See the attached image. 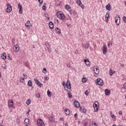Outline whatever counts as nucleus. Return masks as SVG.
Wrapping results in <instances>:
<instances>
[{
    "instance_id": "f257e3e1",
    "label": "nucleus",
    "mask_w": 126,
    "mask_h": 126,
    "mask_svg": "<svg viewBox=\"0 0 126 126\" xmlns=\"http://www.w3.org/2000/svg\"><path fill=\"white\" fill-rule=\"evenodd\" d=\"M57 16L61 20H63L65 18V16L63 13L62 11H59L57 13Z\"/></svg>"
},
{
    "instance_id": "f03ea898",
    "label": "nucleus",
    "mask_w": 126,
    "mask_h": 126,
    "mask_svg": "<svg viewBox=\"0 0 126 126\" xmlns=\"http://www.w3.org/2000/svg\"><path fill=\"white\" fill-rule=\"evenodd\" d=\"M121 23V18L120 16L117 15L115 17V23L118 26L120 25V23Z\"/></svg>"
},
{
    "instance_id": "7ed1b4c3",
    "label": "nucleus",
    "mask_w": 126,
    "mask_h": 126,
    "mask_svg": "<svg viewBox=\"0 0 126 126\" xmlns=\"http://www.w3.org/2000/svg\"><path fill=\"white\" fill-rule=\"evenodd\" d=\"M97 83L98 85H99V86H103V85H104V82H103V80L100 78H98L97 79L96 84H97Z\"/></svg>"
},
{
    "instance_id": "20e7f679",
    "label": "nucleus",
    "mask_w": 126,
    "mask_h": 126,
    "mask_svg": "<svg viewBox=\"0 0 126 126\" xmlns=\"http://www.w3.org/2000/svg\"><path fill=\"white\" fill-rule=\"evenodd\" d=\"M37 126H44L45 124L44 123V121L42 120V119H38L37 121Z\"/></svg>"
},
{
    "instance_id": "39448f33",
    "label": "nucleus",
    "mask_w": 126,
    "mask_h": 126,
    "mask_svg": "<svg viewBox=\"0 0 126 126\" xmlns=\"http://www.w3.org/2000/svg\"><path fill=\"white\" fill-rule=\"evenodd\" d=\"M93 106H94V112H97L98 109L99 108L98 107V102L95 101L94 103Z\"/></svg>"
},
{
    "instance_id": "423d86ee",
    "label": "nucleus",
    "mask_w": 126,
    "mask_h": 126,
    "mask_svg": "<svg viewBox=\"0 0 126 126\" xmlns=\"http://www.w3.org/2000/svg\"><path fill=\"white\" fill-rule=\"evenodd\" d=\"M7 5V7L6 9V12H8V13L11 12V10H12V7L9 3H8Z\"/></svg>"
},
{
    "instance_id": "0eeeda50",
    "label": "nucleus",
    "mask_w": 126,
    "mask_h": 126,
    "mask_svg": "<svg viewBox=\"0 0 126 126\" xmlns=\"http://www.w3.org/2000/svg\"><path fill=\"white\" fill-rule=\"evenodd\" d=\"M18 8L19 9V12L21 14L23 13V8H22V5L20 3L18 4Z\"/></svg>"
},
{
    "instance_id": "6e6552de",
    "label": "nucleus",
    "mask_w": 126,
    "mask_h": 126,
    "mask_svg": "<svg viewBox=\"0 0 126 126\" xmlns=\"http://www.w3.org/2000/svg\"><path fill=\"white\" fill-rule=\"evenodd\" d=\"M107 50H108V48L107 47V46L103 45V49H102L103 55H106V54H107V53L108 52Z\"/></svg>"
},
{
    "instance_id": "1a4fd4ad",
    "label": "nucleus",
    "mask_w": 126,
    "mask_h": 126,
    "mask_svg": "<svg viewBox=\"0 0 126 126\" xmlns=\"http://www.w3.org/2000/svg\"><path fill=\"white\" fill-rule=\"evenodd\" d=\"M13 51L15 52V53H17L19 51V46L18 44H16L13 47Z\"/></svg>"
},
{
    "instance_id": "9d476101",
    "label": "nucleus",
    "mask_w": 126,
    "mask_h": 126,
    "mask_svg": "<svg viewBox=\"0 0 126 126\" xmlns=\"http://www.w3.org/2000/svg\"><path fill=\"white\" fill-rule=\"evenodd\" d=\"M74 106L75 108H79L80 107V103L77 100H75L74 101Z\"/></svg>"
},
{
    "instance_id": "9b49d317",
    "label": "nucleus",
    "mask_w": 126,
    "mask_h": 126,
    "mask_svg": "<svg viewBox=\"0 0 126 126\" xmlns=\"http://www.w3.org/2000/svg\"><path fill=\"white\" fill-rule=\"evenodd\" d=\"M31 23H30V21H28L25 24V26L27 29H31Z\"/></svg>"
},
{
    "instance_id": "f8f14e48",
    "label": "nucleus",
    "mask_w": 126,
    "mask_h": 126,
    "mask_svg": "<svg viewBox=\"0 0 126 126\" xmlns=\"http://www.w3.org/2000/svg\"><path fill=\"white\" fill-rule=\"evenodd\" d=\"M77 3L79 6L82 7V8H84V5H83L82 3L81 2V0H77Z\"/></svg>"
},
{
    "instance_id": "ddd939ff",
    "label": "nucleus",
    "mask_w": 126,
    "mask_h": 126,
    "mask_svg": "<svg viewBox=\"0 0 126 126\" xmlns=\"http://www.w3.org/2000/svg\"><path fill=\"white\" fill-rule=\"evenodd\" d=\"M66 87H67L68 89H71V85H70V82H69V80H68L66 82Z\"/></svg>"
},
{
    "instance_id": "4468645a",
    "label": "nucleus",
    "mask_w": 126,
    "mask_h": 126,
    "mask_svg": "<svg viewBox=\"0 0 126 126\" xmlns=\"http://www.w3.org/2000/svg\"><path fill=\"white\" fill-rule=\"evenodd\" d=\"M94 71L95 74H99V69L96 66L94 67Z\"/></svg>"
},
{
    "instance_id": "2eb2a0df",
    "label": "nucleus",
    "mask_w": 126,
    "mask_h": 126,
    "mask_svg": "<svg viewBox=\"0 0 126 126\" xmlns=\"http://www.w3.org/2000/svg\"><path fill=\"white\" fill-rule=\"evenodd\" d=\"M110 93H111V90H108L107 89H105V94L106 96H109V95H110Z\"/></svg>"
},
{
    "instance_id": "dca6fc26",
    "label": "nucleus",
    "mask_w": 126,
    "mask_h": 126,
    "mask_svg": "<svg viewBox=\"0 0 126 126\" xmlns=\"http://www.w3.org/2000/svg\"><path fill=\"white\" fill-rule=\"evenodd\" d=\"M110 19V14L107 13L105 15V22L108 23V21H109V19Z\"/></svg>"
},
{
    "instance_id": "f3484780",
    "label": "nucleus",
    "mask_w": 126,
    "mask_h": 126,
    "mask_svg": "<svg viewBox=\"0 0 126 126\" xmlns=\"http://www.w3.org/2000/svg\"><path fill=\"white\" fill-rule=\"evenodd\" d=\"M8 107H12V106H13V101L10 100H9L8 101Z\"/></svg>"
},
{
    "instance_id": "a211bd4d",
    "label": "nucleus",
    "mask_w": 126,
    "mask_h": 126,
    "mask_svg": "<svg viewBox=\"0 0 126 126\" xmlns=\"http://www.w3.org/2000/svg\"><path fill=\"white\" fill-rule=\"evenodd\" d=\"M30 124V121H29V119L26 118L25 120V125L27 126H28V125Z\"/></svg>"
},
{
    "instance_id": "6ab92c4d",
    "label": "nucleus",
    "mask_w": 126,
    "mask_h": 126,
    "mask_svg": "<svg viewBox=\"0 0 126 126\" xmlns=\"http://www.w3.org/2000/svg\"><path fill=\"white\" fill-rule=\"evenodd\" d=\"M84 62L87 65H89V66H90V62H89V60L88 59H85Z\"/></svg>"
},
{
    "instance_id": "aec40b11",
    "label": "nucleus",
    "mask_w": 126,
    "mask_h": 126,
    "mask_svg": "<svg viewBox=\"0 0 126 126\" xmlns=\"http://www.w3.org/2000/svg\"><path fill=\"white\" fill-rule=\"evenodd\" d=\"M106 9L107 10H111V9H112V8H111V4L110 3H108L106 6Z\"/></svg>"
},
{
    "instance_id": "412c9836",
    "label": "nucleus",
    "mask_w": 126,
    "mask_h": 126,
    "mask_svg": "<svg viewBox=\"0 0 126 126\" xmlns=\"http://www.w3.org/2000/svg\"><path fill=\"white\" fill-rule=\"evenodd\" d=\"M49 26L50 29H53L54 28V23H53L52 22H50L49 23Z\"/></svg>"
},
{
    "instance_id": "4be33fe9",
    "label": "nucleus",
    "mask_w": 126,
    "mask_h": 126,
    "mask_svg": "<svg viewBox=\"0 0 126 126\" xmlns=\"http://www.w3.org/2000/svg\"><path fill=\"white\" fill-rule=\"evenodd\" d=\"M64 113L66 115H67V116H68V115L70 114V112L69 111V110L66 108L64 110Z\"/></svg>"
},
{
    "instance_id": "5701e85b",
    "label": "nucleus",
    "mask_w": 126,
    "mask_h": 126,
    "mask_svg": "<svg viewBox=\"0 0 126 126\" xmlns=\"http://www.w3.org/2000/svg\"><path fill=\"white\" fill-rule=\"evenodd\" d=\"M1 57V59H2V60H6V54H5V53H2Z\"/></svg>"
},
{
    "instance_id": "b1692460",
    "label": "nucleus",
    "mask_w": 126,
    "mask_h": 126,
    "mask_svg": "<svg viewBox=\"0 0 126 126\" xmlns=\"http://www.w3.org/2000/svg\"><path fill=\"white\" fill-rule=\"evenodd\" d=\"M28 85H29L30 87H32L33 85V83L32 82V80H29L28 82Z\"/></svg>"
},
{
    "instance_id": "393cba45",
    "label": "nucleus",
    "mask_w": 126,
    "mask_h": 126,
    "mask_svg": "<svg viewBox=\"0 0 126 126\" xmlns=\"http://www.w3.org/2000/svg\"><path fill=\"white\" fill-rule=\"evenodd\" d=\"M55 31H56V32H57V33H58V34H61V33H62V32H61L60 29H59L58 28H55Z\"/></svg>"
},
{
    "instance_id": "a878e982",
    "label": "nucleus",
    "mask_w": 126,
    "mask_h": 126,
    "mask_svg": "<svg viewBox=\"0 0 126 126\" xmlns=\"http://www.w3.org/2000/svg\"><path fill=\"white\" fill-rule=\"evenodd\" d=\"M115 72H116V71H113V70H112V69H110L109 71V75L110 76H112V75H113V74H114V73H115Z\"/></svg>"
},
{
    "instance_id": "bb28decb",
    "label": "nucleus",
    "mask_w": 126,
    "mask_h": 126,
    "mask_svg": "<svg viewBox=\"0 0 126 126\" xmlns=\"http://www.w3.org/2000/svg\"><path fill=\"white\" fill-rule=\"evenodd\" d=\"M65 8H66V9L68 10V11H70V6L68 5H66Z\"/></svg>"
},
{
    "instance_id": "cd10ccee",
    "label": "nucleus",
    "mask_w": 126,
    "mask_h": 126,
    "mask_svg": "<svg viewBox=\"0 0 126 126\" xmlns=\"http://www.w3.org/2000/svg\"><path fill=\"white\" fill-rule=\"evenodd\" d=\"M54 120H55V118H54L53 117H50L49 118V121H50V122H51V123L54 122Z\"/></svg>"
},
{
    "instance_id": "c85d7f7f",
    "label": "nucleus",
    "mask_w": 126,
    "mask_h": 126,
    "mask_svg": "<svg viewBox=\"0 0 126 126\" xmlns=\"http://www.w3.org/2000/svg\"><path fill=\"white\" fill-rule=\"evenodd\" d=\"M47 95L48 97H51L52 96V93L49 90L47 91Z\"/></svg>"
},
{
    "instance_id": "c756f323",
    "label": "nucleus",
    "mask_w": 126,
    "mask_h": 126,
    "mask_svg": "<svg viewBox=\"0 0 126 126\" xmlns=\"http://www.w3.org/2000/svg\"><path fill=\"white\" fill-rule=\"evenodd\" d=\"M34 82L36 83V84H39V83H40V81H39V80H38V79L36 78L34 79Z\"/></svg>"
},
{
    "instance_id": "7c9ffc66",
    "label": "nucleus",
    "mask_w": 126,
    "mask_h": 126,
    "mask_svg": "<svg viewBox=\"0 0 126 126\" xmlns=\"http://www.w3.org/2000/svg\"><path fill=\"white\" fill-rule=\"evenodd\" d=\"M30 103H31V99H28L27 100V104L28 105H30Z\"/></svg>"
},
{
    "instance_id": "2f4dec72",
    "label": "nucleus",
    "mask_w": 126,
    "mask_h": 126,
    "mask_svg": "<svg viewBox=\"0 0 126 126\" xmlns=\"http://www.w3.org/2000/svg\"><path fill=\"white\" fill-rule=\"evenodd\" d=\"M80 110H81V111H82V113H84V114H86V109L84 108L82 109L81 108H80Z\"/></svg>"
},
{
    "instance_id": "473e14b6",
    "label": "nucleus",
    "mask_w": 126,
    "mask_h": 126,
    "mask_svg": "<svg viewBox=\"0 0 126 126\" xmlns=\"http://www.w3.org/2000/svg\"><path fill=\"white\" fill-rule=\"evenodd\" d=\"M84 126H91V123H89L88 122H86L85 124H84Z\"/></svg>"
},
{
    "instance_id": "72a5a7b5",
    "label": "nucleus",
    "mask_w": 126,
    "mask_h": 126,
    "mask_svg": "<svg viewBox=\"0 0 126 126\" xmlns=\"http://www.w3.org/2000/svg\"><path fill=\"white\" fill-rule=\"evenodd\" d=\"M85 49H88L89 48V44H86L84 45Z\"/></svg>"
},
{
    "instance_id": "f704fd0d",
    "label": "nucleus",
    "mask_w": 126,
    "mask_h": 126,
    "mask_svg": "<svg viewBox=\"0 0 126 126\" xmlns=\"http://www.w3.org/2000/svg\"><path fill=\"white\" fill-rule=\"evenodd\" d=\"M68 98H72V95H71V93L68 94Z\"/></svg>"
},
{
    "instance_id": "c9c22d12",
    "label": "nucleus",
    "mask_w": 126,
    "mask_h": 126,
    "mask_svg": "<svg viewBox=\"0 0 126 126\" xmlns=\"http://www.w3.org/2000/svg\"><path fill=\"white\" fill-rule=\"evenodd\" d=\"M92 126H97V123H96L95 122H92Z\"/></svg>"
},
{
    "instance_id": "e433bc0d",
    "label": "nucleus",
    "mask_w": 126,
    "mask_h": 126,
    "mask_svg": "<svg viewBox=\"0 0 126 126\" xmlns=\"http://www.w3.org/2000/svg\"><path fill=\"white\" fill-rule=\"evenodd\" d=\"M37 86H38V87L41 88V87L43 86V84H41V83L39 82V83L37 84Z\"/></svg>"
},
{
    "instance_id": "4c0bfd02",
    "label": "nucleus",
    "mask_w": 126,
    "mask_h": 126,
    "mask_svg": "<svg viewBox=\"0 0 126 126\" xmlns=\"http://www.w3.org/2000/svg\"><path fill=\"white\" fill-rule=\"evenodd\" d=\"M82 82H83L84 83H85V82H86V78H83L82 79Z\"/></svg>"
},
{
    "instance_id": "58836bf2",
    "label": "nucleus",
    "mask_w": 126,
    "mask_h": 126,
    "mask_svg": "<svg viewBox=\"0 0 126 126\" xmlns=\"http://www.w3.org/2000/svg\"><path fill=\"white\" fill-rule=\"evenodd\" d=\"M85 95H86V96H88V94H89V92H88V90H87L85 92Z\"/></svg>"
},
{
    "instance_id": "ea45409f",
    "label": "nucleus",
    "mask_w": 126,
    "mask_h": 126,
    "mask_svg": "<svg viewBox=\"0 0 126 126\" xmlns=\"http://www.w3.org/2000/svg\"><path fill=\"white\" fill-rule=\"evenodd\" d=\"M46 48H47V51H48V52H49V53H51V52H52V50H51L50 49V48H49V47H46Z\"/></svg>"
},
{
    "instance_id": "a19ab883",
    "label": "nucleus",
    "mask_w": 126,
    "mask_h": 126,
    "mask_svg": "<svg viewBox=\"0 0 126 126\" xmlns=\"http://www.w3.org/2000/svg\"><path fill=\"white\" fill-rule=\"evenodd\" d=\"M62 84H63V86L64 88H65V87L66 86V83H65V82H63Z\"/></svg>"
},
{
    "instance_id": "79ce46f5",
    "label": "nucleus",
    "mask_w": 126,
    "mask_h": 126,
    "mask_svg": "<svg viewBox=\"0 0 126 126\" xmlns=\"http://www.w3.org/2000/svg\"><path fill=\"white\" fill-rule=\"evenodd\" d=\"M123 20L124 22H125V23H126V16H124L123 17Z\"/></svg>"
},
{
    "instance_id": "37998d69",
    "label": "nucleus",
    "mask_w": 126,
    "mask_h": 126,
    "mask_svg": "<svg viewBox=\"0 0 126 126\" xmlns=\"http://www.w3.org/2000/svg\"><path fill=\"white\" fill-rule=\"evenodd\" d=\"M1 66L3 68V69H5L6 68V66L5 64H2Z\"/></svg>"
},
{
    "instance_id": "c03bdc74",
    "label": "nucleus",
    "mask_w": 126,
    "mask_h": 126,
    "mask_svg": "<svg viewBox=\"0 0 126 126\" xmlns=\"http://www.w3.org/2000/svg\"><path fill=\"white\" fill-rule=\"evenodd\" d=\"M43 73H46L47 72V68H44L43 69Z\"/></svg>"
},
{
    "instance_id": "a18cd8bd",
    "label": "nucleus",
    "mask_w": 126,
    "mask_h": 126,
    "mask_svg": "<svg viewBox=\"0 0 126 126\" xmlns=\"http://www.w3.org/2000/svg\"><path fill=\"white\" fill-rule=\"evenodd\" d=\"M20 81L21 82H22V83L24 82V78H21Z\"/></svg>"
},
{
    "instance_id": "49530a36",
    "label": "nucleus",
    "mask_w": 126,
    "mask_h": 126,
    "mask_svg": "<svg viewBox=\"0 0 126 126\" xmlns=\"http://www.w3.org/2000/svg\"><path fill=\"white\" fill-rule=\"evenodd\" d=\"M38 0V2L39 3H40V4H42V3H43V0Z\"/></svg>"
},
{
    "instance_id": "de8ad7c7",
    "label": "nucleus",
    "mask_w": 126,
    "mask_h": 126,
    "mask_svg": "<svg viewBox=\"0 0 126 126\" xmlns=\"http://www.w3.org/2000/svg\"><path fill=\"white\" fill-rule=\"evenodd\" d=\"M74 118H75V120H77L78 118H77V113L75 114Z\"/></svg>"
},
{
    "instance_id": "09e8293b",
    "label": "nucleus",
    "mask_w": 126,
    "mask_h": 126,
    "mask_svg": "<svg viewBox=\"0 0 126 126\" xmlns=\"http://www.w3.org/2000/svg\"><path fill=\"white\" fill-rule=\"evenodd\" d=\"M36 97L37 98H40V94L37 93V94H36Z\"/></svg>"
},
{
    "instance_id": "8fccbe9b",
    "label": "nucleus",
    "mask_w": 126,
    "mask_h": 126,
    "mask_svg": "<svg viewBox=\"0 0 126 126\" xmlns=\"http://www.w3.org/2000/svg\"><path fill=\"white\" fill-rule=\"evenodd\" d=\"M44 16L46 18H48V17H49V15H48V14L45 13Z\"/></svg>"
},
{
    "instance_id": "3c124183",
    "label": "nucleus",
    "mask_w": 126,
    "mask_h": 126,
    "mask_svg": "<svg viewBox=\"0 0 126 126\" xmlns=\"http://www.w3.org/2000/svg\"><path fill=\"white\" fill-rule=\"evenodd\" d=\"M119 114L120 115V116H122V115H123V112H122V111H119Z\"/></svg>"
},
{
    "instance_id": "603ef678",
    "label": "nucleus",
    "mask_w": 126,
    "mask_h": 126,
    "mask_svg": "<svg viewBox=\"0 0 126 126\" xmlns=\"http://www.w3.org/2000/svg\"><path fill=\"white\" fill-rule=\"evenodd\" d=\"M110 45H111V42L108 41V47L110 48Z\"/></svg>"
},
{
    "instance_id": "864d4df0",
    "label": "nucleus",
    "mask_w": 126,
    "mask_h": 126,
    "mask_svg": "<svg viewBox=\"0 0 126 126\" xmlns=\"http://www.w3.org/2000/svg\"><path fill=\"white\" fill-rule=\"evenodd\" d=\"M45 80H49V79H50V78L48 77H46L44 78Z\"/></svg>"
},
{
    "instance_id": "5fc2aeb1",
    "label": "nucleus",
    "mask_w": 126,
    "mask_h": 126,
    "mask_svg": "<svg viewBox=\"0 0 126 126\" xmlns=\"http://www.w3.org/2000/svg\"><path fill=\"white\" fill-rule=\"evenodd\" d=\"M24 78L26 79L27 78V75H25L24 74H23Z\"/></svg>"
},
{
    "instance_id": "6e6d98bb",
    "label": "nucleus",
    "mask_w": 126,
    "mask_h": 126,
    "mask_svg": "<svg viewBox=\"0 0 126 126\" xmlns=\"http://www.w3.org/2000/svg\"><path fill=\"white\" fill-rule=\"evenodd\" d=\"M42 9H43V10H45V9H46V6H45V5H43V6H42Z\"/></svg>"
},
{
    "instance_id": "4d7b16f0",
    "label": "nucleus",
    "mask_w": 126,
    "mask_h": 126,
    "mask_svg": "<svg viewBox=\"0 0 126 126\" xmlns=\"http://www.w3.org/2000/svg\"><path fill=\"white\" fill-rule=\"evenodd\" d=\"M67 67H68V68H70V64H69V63H67Z\"/></svg>"
},
{
    "instance_id": "13d9d810",
    "label": "nucleus",
    "mask_w": 126,
    "mask_h": 126,
    "mask_svg": "<svg viewBox=\"0 0 126 126\" xmlns=\"http://www.w3.org/2000/svg\"><path fill=\"white\" fill-rule=\"evenodd\" d=\"M8 60H9V61H11L12 59H11V57L8 56L7 58Z\"/></svg>"
},
{
    "instance_id": "bf43d9fd",
    "label": "nucleus",
    "mask_w": 126,
    "mask_h": 126,
    "mask_svg": "<svg viewBox=\"0 0 126 126\" xmlns=\"http://www.w3.org/2000/svg\"><path fill=\"white\" fill-rule=\"evenodd\" d=\"M120 64H121V66H122V67H125V64L120 63Z\"/></svg>"
},
{
    "instance_id": "052dcab7",
    "label": "nucleus",
    "mask_w": 126,
    "mask_h": 126,
    "mask_svg": "<svg viewBox=\"0 0 126 126\" xmlns=\"http://www.w3.org/2000/svg\"><path fill=\"white\" fill-rule=\"evenodd\" d=\"M111 118H112V119H115V118H116V117L115 116V115H113L111 116Z\"/></svg>"
},
{
    "instance_id": "680f3d73",
    "label": "nucleus",
    "mask_w": 126,
    "mask_h": 126,
    "mask_svg": "<svg viewBox=\"0 0 126 126\" xmlns=\"http://www.w3.org/2000/svg\"><path fill=\"white\" fill-rule=\"evenodd\" d=\"M60 121H62L63 122V118H61Z\"/></svg>"
},
{
    "instance_id": "e2e57ef3",
    "label": "nucleus",
    "mask_w": 126,
    "mask_h": 126,
    "mask_svg": "<svg viewBox=\"0 0 126 126\" xmlns=\"http://www.w3.org/2000/svg\"><path fill=\"white\" fill-rule=\"evenodd\" d=\"M67 94H68V93H70V91L67 90Z\"/></svg>"
},
{
    "instance_id": "0e129e2a",
    "label": "nucleus",
    "mask_w": 126,
    "mask_h": 126,
    "mask_svg": "<svg viewBox=\"0 0 126 126\" xmlns=\"http://www.w3.org/2000/svg\"><path fill=\"white\" fill-rule=\"evenodd\" d=\"M113 113L112 112V111H110V116L111 117H112V116H113Z\"/></svg>"
},
{
    "instance_id": "69168bd1",
    "label": "nucleus",
    "mask_w": 126,
    "mask_h": 126,
    "mask_svg": "<svg viewBox=\"0 0 126 126\" xmlns=\"http://www.w3.org/2000/svg\"><path fill=\"white\" fill-rule=\"evenodd\" d=\"M65 126H68V123H67V122H66Z\"/></svg>"
},
{
    "instance_id": "338daca9",
    "label": "nucleus",
    "mask_w": 126,
    "mask_h": 126,
    "mask_svg": "<svg viewBox=\"0 0 126 126\" xmlns=\"http://www.w3.org/2000/svg\"><path fill=\"white\" fill-rule=\"evenodd\" d=\"M66 88H67L66 86L65 87V88H64V90H65L66 91H67L68 90L66 89Z\"/></svg>"
},
{
    "instance_id": "774afa93",
    "label": "nucleus",
    "mask_w": 126,
    "mask_h": 126,
    "mask_svg": "<svg viewBox=\"0 0 126 126\" xmlns=\"http://www.w3.org/2000/svg\"><path fill=\"white\" fill-rule=\"evenodd\" d=\"M124 87L126 89V83L124 84Z\"/></svg>"
}]
</instances>
